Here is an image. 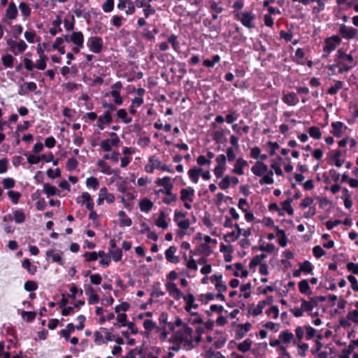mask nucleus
Segmentation results:
<instances>
[{
    "label": "nucleus",
    "instance_id": "nucleus-1",
    "mask_svg": "<svg viewBox=\"0 0 358 358\" xmlns=\"http://www.w3.org/2000/svg\"><path fill=\"white\" fill-rule=\"evenodd\" d=\"M192 332V329L188 325H183V328L173 333L171 340L175 343H180V345H182V348L186 350H189L194 348L195 345L201 340V336H200L194 338Z\"/></svg>",
    "mask_w": 358,
    "mask_h": 358
},
{
    "label": "nucleus",
    "instance_id": "nucleus-2",
    "mask_svg": "<svg viewBox=\"0 0 358 358\" xmlns=\"http://www.w3.org/2000/svg\"><path fill=\"white\" fill-rule=\"evenodd\" d=\"M353 57L350 54L345 53L342 49H339L337 51L336 58L335 62L336 64H333L329 66L330 70H334L339 65H343L342 67H339L338 72H348L353 67Z\"/></svg>",
    "mask_w": 358,
    "mask_h": 358
},
{
    "label": "nucleus",
    "instance_id": "nucleus-3",
    "mask_svg": "<svg viewBox=\"0 0 358 358\" xmlns=\"http://www.w3.org/2000/svg\"><path fill=\"white\" fill-rule=\"evenodd\" d=\"M173 220L180 229L178 231V235L182 237L185 234L184 231L188 229L190 226V221L187 217V213L176 210Z\"/></svg>",
    "mask_w": 358,
    "mask_h": 358
},
{
    "label": "nucleus",
    "instance_id": "nucleus-4",
    "mask_svg": "<svg viewBox=\"0 0 358 358\" xmlns=\"http://www.w3.org/2000/svg\"><path fill=\"white\" fill-rule=\"evenodd\" d=\"M155 169L173 173V170L160 162L157 157L152 155L149 158L148 163L145 166V170L148 173H152Z\"/></svg>",
    "mask_w": 358,
    "mask_h": 358
},
{
    "label": "nucleus",
    "instance_id": "nucleus-5",
    "mask_svg": "<svg viewBox=\"0 0 358 358\" xmlns=\"http://www.w3.org/2000/svg\"><path fill=\"white\" fill-rule=\"evenodd\" d=\"M252 173L258 176H263L260 179L261 184H268V174H266L267 166L262 162H257L256 164L251 169Z\"/></svg>",
    "mask_w": 358,
    "mask_h": 358
},
{
    "label": "nucleus",
    "instance_id": "nucleus-6",
    "mask_svg": "<svg viewBox=\"0 0 358 358\" xmlns=\"http://www.w3.org/2000/svg\"><path fill=\"white\" fill-rule=\"evenodd\" d=\"M110 136V138L102 141L100 145L105 152L110 151L113 147H118L120 143V138L116 133L112 132Z\"/></svg>",
    "mask_w": 358,
    "mask_h": 358
},
{
    "label": "nucleus",
    "instance_id": "nucleus-7",
    "mask_svg": "<svg viewBox=\"0 0 358 358\" xmlns=\"http://www.w3.org/2000/svg\"><path fill=\"white\" fill-rule=\"evenodd\" d=\"M259 250L262 252L260 255H257L253 257L250 263V268H255L257 265L262 263H266L265 259L267 257L268 252V245H260Z\"/></svg>",
    "mask_w": 358,
    "mask_h": 358
},
{
    "label": "nucleus",
    "instance_id": "nucleus-8",
    "mask_svg": "<svg viewBox=\"0 0 358 358\" xmlns=\"http://www.w3.org/2000/svg\"><path fill=\"white\" fill-rule=\"evenodd\" d=\"M87 46L94 53H99L103 48V40L99 36H92L87 41Z\"/></svg>",
    "mask_w": 358,
    "mask_h": 358
},
{
    "label": "nucleus",
    "instance_id": "nucleus-9",
    "mask_svg": "<svg viewBox=\"0 0 358 358\" xmlns=\"http://www.w3.org/2000/svg\"><path fill=\"white\" fill-rule=\"evenodd\" d=\"M339 33L345 39H352L357 37L358 30L353 27H348L345 24H341L339 26Z\"/></svg>",
    "mask_w": 358,
    "mask_h": 358
},
{
    "label": "nucleus",
    "instance_id": "nucleus-10",
    "mask_svg": "<svg viewBox=\"0 0 358 358\" xmlns=\"http://www.w3.org/2000/svg\"><path fill=\"white\" fill-rule=\"evenodd\" d=\"M165 287L169 295L176 300H179L183 297L182 292L178 288L176 283L171 281H167L165 283Z\"/></svg>",
    "mask_w": 358,
    "mask_h": 358
},
{
    "label": "nucleus",
    "instance_id": "nucleus-11",
    "mask_svg": "<svg viewBox=\"0 0 358 358\" xmlns=\"http://www.w3.org/2000/svg\"><path fill=\"white\" fill-rule=\"evenodd\" d=\"M235 16L246 27H248V28L253 27L252 20L254 19V16L251 13H250V12H244V13L236 12Z\"/></svg>",
    "mask_w": 358,
    "mask_h": 358
},
{
    "label": "nucleus",
    "instance_id": "nucleus-12",
    "mask_svg": "<svg viewBox=\"0 0 358 358\" xmlns=\"http://www.w3.org/2000/svg\"><path fill=\"white\" fill-rule=\"evenodd\" d=\"M210 282L214 284L215 289L218 292H224L227 290V287L224 282L222 280V275L221 274H215L210 277Z\"/></svg>",
    "mask_w": 358,
    "mask_h": 358
},
{
    "label": "nucleus",
    "instance_id": "nucleus-13",
    "mask_svg": "<svg viewBox=\"0 0 358 358\" xmlns=\"http://www.w3.org/2000/svg\"><path fill=\"white\" fill-rule=\"evenodd\" d=\"M177 251V248L175 246H170L165 251V257L166 259L172 264H178L180 262V257L176 255Z\"/></svg>",
    "mask_w": 358,
    "mask_h": 358
},
{
    "label": "nucleus",
    "instance_id": "nucleus-14",
    "mask_svg": "<svg viewBox=\"0 0 358 358\" xmlns=\"http://www.w3.org/2000/svg\"><path fill=\"white\" fill-rule=\"evenodd\" d=\"M77 201L82 205H85L88 210L94 208V202L90 194L87 192H83L80 197L77 199Z\"/></svg>",
    "mask_w": 358,
    "mask_h": 358
},
{
    "label": "nucleus",
    "instance_id": "nucleus-15",
    "mask_svg": "<svg viewBox=\"0 0 358 358\" xmlns=\"http://www.w3.org/2000/svg\"><path fill=\"white\" fill-rule=\"evenodd\" d=\"M235 228V230H233L232 231L229 232L224 236V238L226 242H234L236 241L241 235L242 229L239 227V225L236 224Z\"/></svg>",
    "mask_w": 358,
    "mask_h": 358
},
{
    "label": "nucleus",
    "instance_id": "nucleus-16",
    "mask_svg": "<svg viewBox=\"0 0 358 358\" xmlns=\"http://www.w3.org/2000/svg\"><path fill=\"white\" fill-rule=\"evenodd\" d=\"M194 196V190L192 187L183 188L180 191V199L183 202H192Z\"/></svg>",
    "mask_w": 358,
    "mask_h": 358
},
{
    "label": "nucleus",
    "instance_id": "nucleus-17",
    "mask_svg": "<svg viewBox=\"0 0 358 358\" xmlns=\"http://www.w3.org/2000/svg\"><path fill=\"white\" fill-rule=\"evenodd\" d=\"M46 256L48 259H51L52 262L58 263L60 265H63L64 263V259L62 257V252L55 250H50L46 252Z\"/></svg>",
    "mask_w": 358,
    "mask_h": 358
},
{
    "label": "nucleus",
    "instance_id": "nucleus-18",
    "mask_svg": "<svg viewBox=\"0 0 358 358\" xmlns=\"http://www.w3.org/2000/svg\"><path fill=\"white\" fill-rule=\"evenodd\" d=\"M183 300L185 301L186 305L185 309L187 312L191 313L192 308H196L198 305L194 303L195 298L192 294H188L187 295H183L182 297Z\"/></svg>",
    "mask_w": 358,
    "mask_h": 358
},
{
    "label": "nucleus",
    "instance_id": "nucleus-19",
    "mask_svg": "<svg viewBox=\"0 0 358 358\" xmlns=\"http://www.w3.org/2000/svg\"><path fill=\"white\" fill-rule=\"evenodd\" d=\"M247 166L248 162L245 159L238 158L234 164L232 172L234 173L242 176L244 174L243 168Z\"/></svg>",
    "mask_w": 358,
    "mask_h": 358
},
{
    "label": "nucleus",
    "instance_id": "nucleus-20",
    "mask_svg": "<svg viewBox=\"0 0 358 358\" xmlns=\"http://www.w3.org/2000/svg\"><path fill=\"white\" fill-rule=\"evenodd\" d=\"M70 41L78 47H83L84 36L81 31H74L70 36Z\"/></svg>",
    "mask_w": 358,
    "mask_h": 358
},
{
    "label": "nucleus",
    "instance_id": "nucleus-21",
    "mask_svg": "<svg viewBox=\"0 0 358 358\" xmlns=\"http://www.w3.org/2000/svg\"><path fill=\"white\" fill-rule=\"evenodd\" d=\"M99 196H102L103 199L106 200L108 203H112L115 201V196L111 193H108L106 187H102L100 189L99 192Z\"/></svg>",
    "mask_w": 358,
    "mask_h": 358
},
{
    "label": "nucleus",
    "instance_id": "nucleus-22",
    "mask_svg": "<svg viewBox=\"0 0 358 358\" xmlns=\"http://www.w3.org/2000/svg\"><path fill=\"white\" fill-rule=\"evenodd\" d=\"M6 17L10 20H14L16 18L17 15V9L15 4L13 2H10L8 4V8L6 11Z\"/></svg>",
    "mask_w": 358,
    "mask_h": 358
},
{
    "label": "nucleus",
    "instance_id": "nucleus-23",
    "mask_svg": "<svg viewBox=\"0 0 358 358\" xmlns=\"http://www.w3.org/2000/svg\"><path fill=\"white\" fill-rule=\"evenodd\" d=\"M43 192L47 194L48 196L57 195L59 193V189L49 183H45L43 185Z\"/></svg>",
    "mask_w": 358,
    "mask_h": 358
},
{
    "label": "nucleus",
    "instance_id": "nucleus-24",
    "mask_svg": "<svg viewBox=\"0 0 358 358\" xmlns=\"http://www.w3.org/2000/svg\"><path fill=\"white\" fill-rule=\"evenodd\" d=\"M118 216L120 217V223L122 227H129L131 225V220L128 217L123 210H120L118 212Z\"/></svg>",
    "mask_w": 358,
    "mask_h": 358
},
{
    "label": "nucleus",
    "instance_id": "nucleus-25",
    "mask_svg": "<svg viewBox=\"0 0 358 358\" xmlns=\"http://www.w3.org/2000/svg\"><path fill=\"white\" fill-rule=\"evenodd\" d=\"M153 207V203L148 199H145L140 201L139 203V208L140 210L143 212H149Z\"/></svg>",
    "mask_w": 358,
    "mask_h": 358
},
{
    "label": "nucleus",
    "instance_id": "nucleus-26",
    "mask_svg": "<svg viewBox=\"0 0 358 358\" xmlns=\"http://www.w3.org/2000/svg\"><path fill=\"white\" fill-rule=\"evenodd\" d=\"M86 294L89 296L88 298V303L90 304H94L98 302L99 301V296L98 295L94 292V289L92 287H89L86 290Z\"/></svg>",
    "mask_w": 358,
    "mask_h": 358
},
{
    "label": "nucleus",
    "instance_id": "nucleus-27",
    "mask_svg": "<svg viewBox=\"0 0 358 358\" xmlns=\"http://www.w3.org/2000/svg\"><path fill=\"white\" fill-rule=\"evenodd\" d=\"M220 57L218 55H215L213 56L212 59H204L203 62V65L207 68H213L215 64L220 62Z\"/></svg>",
    "mask_w": 358,
    "mask_h": 358
},
{
    "label": "nucleus",
    "instance_id": "nucleus-28",
    "mask_svg": "<svg viewBox=\"0 0 358 358\" xmlns=\"http://www.w3.org/2000/svg\"><path fill=\"white\" fill-rule=\"evenodd\" d=\"M22 266L32 275L34 274L37 271V267L34 265H32L28 259L23 260Z\"/></svg>",
    "mask_w": 358,
    "mask_h": 358
},
{
    "label": "nucleus",
    "instance_id": "nucleus-29",
    "mask_svg": "<svg viewBox=\"0 0 358 358\" xmlns=\"http://www.w3.org/2000/svg\"><path fill=\"white\" fill-rule=\"evenodd\" d=\"M166 216L164 212H161L159 214V217L157 218L156 221V225L158 227L162 228V229H166L168 227V223L166 220Z\"/></svg>",
    "mask_w": 358,
    "mask_h": 358
},
{
    "label": "nucleus",
    "instance_id": "nucleus-30",
    "mask_svg": "<svg viewBox=\"0 0 358 358\" xmlns=\"http://www.w3.org/2000/svg\"><path fill=\"white\" fill-rule=\"evenodd\" d=\"M171 177L165 176L163 178L157 179L155 183L157 186L164 187V188H166L169 186L173 185V183L171 182Z\"/></svg>",
    "mask_w": 358,
    "mask_h": 358
},
{
    "label": "nucleus",
    "instance_id": "nucleus-31",
    "mask_svg": "<svg viewBox=\"0 0 358 358\" xmlns=\"http://www.w3.org/2000/svg\"><path fill=\"white\" fill-rule=\"evenodd\" d=\"M279 339L285 343H288L291 341L294 340V335L288 331H284L280 334Z\"/></svg>",
    "mask_w": 358,
    "mask_h": 358
},
{
    "label": "nucleus",
    "instance_id": "nucleus-32",
    "mask_svg": "<svg viewBox=\"0 0 358 358\" xmlns=\"http://www.w3.org/2000/svg\"><path fill=\"white\" fill-rule=\"evenodd\" d=\"M250 289L251 284L249 282L241 285L240 287L241 294H239V297L243 296V298L248 299L250 296Z\"/></svg>",
    "mask_w": 358,
    "mask_h": 358
},
{
    "label": "nucleus",
    "instance_id": "nucleus-33",
    "mask_svg": "<svg viewBox=\"0 0 358 358\" xmlns=\"http://www.w3.org/2000/svg\"><path fill=\"white\" fill-rule=\"evenodd\" d=\"M268 303V298H266V299L264 300H262L261 301L259 302V303L257 304V307H255L252 311V315H257L260 313H262V310L264 308V307L266 306V305Z\"/></svg>",
    "mask_w": 358,
    "mask_h": 358
},
{
    "label": "nucleus",
    "instance_id": "nucleus-34",
    "mask_svg": "<svg viewBox=\"0 0 358 358\" xmlns=\"http://www.w3.org/2000/svg\"><path fill=\"white\" fill-rule=\"evenodd\" d=\"M299 291L303 294H311L310 288L307 280H303L299 283Z\"/></svg>",
    "mask_w": 358,
    "mask_h": 358
},
{
    "label": "nucleus",
    "instance_id": "nucleus-35",
    "mask_svg": "<svg viewBox=\"0 0 358 358\" xmlns=\"http://www.w3.org/2000/svg\"><path fill=\"white\" fill-rule=\"evenodd\" d=\"M75 330V326L72 323H69L67 324L66 329H64L61 330L60 334L63 337H64L66 339L69 338L70 336V334L73 333Z\"/></svg>",
    "mask_w": 358,
    "mask_h": 358
},
{
    "label": "nucleus",
    "instance_id": "nucleus-36",
    "mask_svg": "<svg viewBox=\"0 0 358 358\" xmlns=\"http://www.w3.org/2000/svg\"><path fill=\"white\" fill-rule=\"evenodd\" d=\"M331 127L334 129L332 134L338 137L341 136L342 128L343 127V123L341 122H335L331 123Z\"/></svg>",
    "mask_w": 358,
    "mask_h": 358
},
{
    "label": "nucleus",
    "instance_id": "nucleus-37",
    "mask_svg": "<svg viewBox=\"0 0 358 358\" xmlns=\"http://www.w3.org/2000/svg\"><path fill=\"white\" fill-rule=\"evenodd\" d=\"M283 100L289 105H295L299 101L295 93L294 92L285 95Z\"/></svg>",
    "mask_w": 358,
    "mask_h": 358
},
{
    "label": "nucleus",
    "instance_id": "nucleus-38",
    "mask_svg": "<svg viewBox=\"0 0 358 358\" xmlns=\"http://www.w3.org/2000/svg\"><path fill=\"white\" fill-rule=\"evenodd\" d=\"M117 116L121 119L124 123L128 124L131 122V118L128 117L127 113L124 109H120L117 112Z\"/></svg>",
    "mask_w": 358,
    "mask_h": 358
},
{
    "label": "nucleus",
    "instance_id": "nucleus-39",
    "mask_svg": "<svg viewBox=\"0 0 358 358\" xmlns=\"http://www.w3.org/2000/svg\"><path fill=\"white\" fill-rule=\"evenodd\" d=\"M86 185L87 187L92 188L94 190H96L98 189L99 183L96 178L90 177L86 180Z\"/></svg>",
    "mask_w": 358,
    "mask_h": 358
},
{
    "label": "nucleus",
    "instance_id": "nucleus-40",
    "mask_svg": "<svg viewBox=\"0 0 358 358\" xmlns=\"http://www.w3.org/2000/svg\"><path fill=\"white\" fill-rule=\"evenodd\" d=\"M296 338L293 340V343H299L304 335V329L301 327H297L295 329Z\"/></svg>",
    "mask_w": 358,
    "mask_h": 358
},
{
    "label": "nucleus",
    "instance_id": "nucleus-41",
    "mask_svg": "<svg viewBox=\"0 0 358 358\" xmlns=\"http://www.w3.org/2000/svg\"><path fill=\"white\" fill-rule=\"evenodd\" d=\"M13 219L17 224H21L25 220V215L22 210H15L13 215Z\"/></svg>",
    "mask_w": 358,
    "mask_h": 358
},
{
    "label": "nucleus",
    "instance_id": "nucleus-42",
    "mask_svg": "<svg viewBox=\"0 0 358 358\" xmlns=\"http://www.w3.org/2000/svg\"><path fill=\"white\" fill-rule=\"evenodd\" d=\"M19 9L24 17H28L31 14V8L27 3L21 2L19 5Z\"/></svg>",
    "mask_w": 358,
    "mask_h": 358
},
{
    "label": "nucleus",
    "instance_id": "nucleus-43",
    "mask_svg": "<svg viewBox=\"0 0 358 358\" xmlns=\"http://www.w3.org/2000/svg\"><path fill=\"white\" fill-rule=\"evenodd\" d=\"M185 260L186 262V266L190 270L193 271H197L198 266H197V262L193 259L192 257H190L189 259L185 258Z\"/></svg>",
    "mask_w": 358,
    "mask_h": 358
},
{
    "label": "nucleus",
    "instance_id": "nucleus-44",
    "mask_svg": "<svg viewBox=\"0 0 358 358\" xmlns=\"http://www.w3.org/2000/svg\"><path fill=\"white\" fill-rule=\"evenodd\" d=\"M110 257L115 262L120 261L122 259V252L120 249L110 250Z\"/></svg>",
    "mask_w": 358,
    "mask_h": 358
},
{
    "label": "nucleus",
    "instance_id": "nucleus-45",
    "mask_svg": "<svg viewBox=\"0 0 358 358\" xmlns=\"http://www.w3.org/2000/svg\"><path fill=\"white\" fill-rule=\"evenodd\" d=\"M24 288L27 292H33L37 289L38 285L33 280H27L24 285Z\"/></svg>",
    "mask_w": 358,
    "mask_h": 358
},
{
    "label": "nucleus",
    "instance_id": "nucleus-46",
    "mask_svg": "<svg viewBox=\"0 0 358 358\" xmlns=\"http://www.w3.org/2000/svg\"><path fill=\"white\" fill-rule=\"evenodd\" d=\"M156 327H157L156 323L155 322H153L152 320L147 319V320H144V322H143V327L148 332H150Z\"/></svg>",
    "mask_w": 358,
    "mask_h": 358
},
{
    "label": "nucleus",
    "instance_id": "nucleus-47",
    "mask_svg": "<svg viewBox=\"0 0 358 358\" xmlns=\"http://www.w3.org/2000/svg\"><path fill=\"white\" fill-rule=\"evenodd\" d=\"M308 133L312 138L320 139L321 138V132L317 127H311L309 128Z\"/></svg>",
    "mask_w": 358,
    "mask_h": 358
},
{
    "label": "nucleus",
    "instance_id": "nucleus-48",
    "mask_svg": "<svg viewBox=\"0 0 358 358\" xmlns=\"http://www.w3.org/2000/svg\"><path fill=\"white\" fill-rule=\"evenodd\" d=\"M188 176H189L190 180L194 183H197L198 182L199 175L198 174V171L196 170V167L195 168H192V169L189 170Z\"/></svg>",
    "mask_w": 358,
    "mask_h": 358
},
{
    "label": "nucleus",
    "instance_id": "nucleus-49",
    "mask_svg": "<svg viewBox=\"0 0 358 358\" xmlns=\"http://www.w3.org/2000/svg\"><path fill=\"white\" fill-rule=\"evenodd\" d=\"M336 46L337 45H336L333 42L326 38L325 45L323 48V50L329 55L331 51L336 49Z\"/></svg>",
    "mask_w": 358,
    "mask_h": 358
},
{
    "label": "nucleus",
    "instance_id": "nucleus-50",
    "mask_svg": "<svg viewBox=\"0 0 358 358\" xmlns=\"http://www.w3.org/2000/svg\"><path fill=\"white\" fill-rule=\"evenodd\" d=\"M294 345L298 346L299 355L301 357H304L306 355V351L308 349V345L301 342L295 343Z\"/></svg>",
    "mask_w": 358,
    "mask_h": 358
},
{
    "label": "nucleus",
    "instance_id": "nucleus-51",
    "mask_svg": "<svg viewBox=\"0 0 358 358\" xmlns=\"http://www.w3.org/2000/svg\"><path fill=\"white\" fill-rule=\"evenodd\" d=\"M98 120L101 124H109L112 121V117L109 112H106L103 115L99 116Z\"/></svg>",
    "mask_w": 358,
    "mask_h": 358
},
{
    "label": "nucleus",
    "instance_id": "nucleus-52",
    "mask_svg": "<svg viewBox=\"0 0 358 358\" xmlns=\"http://www.w3.org/2000/svg\"><path fill=\"white\" fill-rule=\"evenodd\" d=\"M278 241V243L282 247H285L287 245V240L285 233L282 231H278L277 233Z\"/></svg>",
    "mask_w": 358,
    "mask_h": 358
},
{
    "label": "nucleus",
    "instance_id": "nucleus-53",
    "mask_svg": "<svg viewBox=\"0 0 358 358\" xmlns=\"http://www.w3.org/2000/svg\"><path fill=\"white\" fill-rule=\"evenodd\" d=\"M8 196L11 199L12 202L16 204L18 202L21 194L18 192L10 190L8 192Z\"/></svg>",
    "mask_w": 358,
    "mask_h": 358
},
{
    "label": "nucleus",
    "instance_id": "nucleus-54",
    "mask_svg": "<svg viewBox=\"0 0 358 358\" xmlns=\"http://www.w3.org/2000/svg\"><path fill=\"white\" fill-rule=\"evenodd\" d=\"M191 314V317L189 319V322L192 324H201L202 322L201 317L196 313H189Z\"/></svg>",
    "mask_w": 358,
    "mask_h": 358
},
{
    "label": "nucleus",
    "instance_id": "nucleus-55",
    "mask_svg": "<svg viewBox=\"0 0 358 358\" xmlns=\"http://www.w3.org/2000/svg\"><path fill=\"white\" fill-rule=\"evenodd\" d=\"M226 170V168L224 166H222V165H217L214 170H213V172H214V174L215 176L217 178H220L221 177H222L224 171Z\"/></svg>",
    "mask_w": 358,
    "mask_h": 358
},
{
    "label": "nucleus",
    "instance_id": "nucleus-56",
    "mask_svg": "<svg viewBox=\"0 0 358 358\" xmlns=\"http://www.w3.org/2000/svg\"><path fill=\"white\" fill-rule=\"evenodd\" d=\"M250 347L251 341L249 339H247L238 344V349L242 352H246L250 348Z\"/></svg>",
    "mask_w": 358,
    "mask_h": 358
},
{
    "label": "nucleus",
    "instance_id": "nucleus-57",
    "mask_svg": "<svg viewBox=\"0 0 358 358\" xmlns=\"http://www.w3.org/2000/svg\"><path fill=\"white\" fill-rule=\"evenodd\" d=\"M232 129L234 131H236V133H238L240 135H242L243 134L248 133L249 129H250L248 126H245L243 128H241L238 124H234L232 126Z\"/></svg>",
    "mask_w": 358,
    "mask_h": 358
},
{
    "label": "nucleus",
    "instance_id": "nucleus-58",
    "mask_svg": "<svg viewBox=\"0 0 358 358\" xmlns=\"http://www.w3.org/2000/svg\"><path fill=\"white\" fill-rule=\"evenodd\" d=\"M230 184L231 183H230V180H229V176H226L219 182V187L222 189H227L229 188Z\"/></svg>",
    "mask_w": 358,
    "mask_h": 358
},
{
    "label": "nucleus",
    "instance_id": "nucleus-59",
    "mask_svg": "<svg viewBox=\"0 0 358 358\" xmlns=\"http://www.w3.org/2000/svg\"><path fill=\"white\" fill-rule=\"evenodd\" d=\"M47 59V57H40V59L37 61L36 64H35V67L39 70H44L46 67Z\"/></svg>",
    "mask_w": 358,
    "mask_h": 358
},
{
    "label": "nucleus",
    "instance_id": "nucleus-60",
    "mask_svg": "<svg viewBox=\"0 0 358 358\" xmlns=\"http://www.w3.org/2000/svg\"><path fill=\"white\" fill-rule=\"evenodd\" d=\"M97 164L100 167L102 168V173L107 175H110L112 173L110 167L108 166L103 161L99 160Z\"/></svg>",
    "mask_w": 358,
    "mask_h": 358
},
{
    "label": "nucleus",
    "instance_id": "nucleus-61",
    "mask_svg": "<svg viewBox=\"0 0 358 358\" xmlns=\"http://www.w3.org/2000/svg\"><path fill=\"white\" fill-rule=\"evenodd\" d=\"M78 161L74 158H70L66 162V169L68 171L74 170L78 166Z\"/></svg>",
    "mask_w": 358,
    "mask_h": 358
},
{
    "label": "nucleus",
    "instance_id": "nucleus-62",
    "mask_svg": "<svg viewBox=\"0 0 358 358\" xmlns=\"http://www.w3.org/2000/svg\"><path fill=\"white\" fill-rule=\"evenodd\" d=\"M305 328V330H306V337L307 339H310L312 338L315 334V329L314 328H313L312 327H310V325H306L304 327Z\"/></svg>",
    "mask_w": 358,
    "mask_h": 358
},
{
    "label": "nucleus",
    "instance_id": "nucleus-63",
    "mask_svg": "<svg viewBox=\"0 0 358 358\" xmlns=\"http://www.w3.org/2000/svg\"><path fill=\"white\" fill-rule=\"evenodd\" d=\"M2 62L6 67H10L13 62V57L10 55H6L2 57Z\"/></svg>",
    "mask_w": 358,
    "mask_h": 358
},
{
    "label": "nucleus",
    "instance_id": "nucleus-64",
    "mask_svg": "<svg viewBox=\"0 0 358 358\" xmlns=\"http://www.w3.org/2000/svg\"><path fill=\"white\" fill-rule=\"evenodd\" d=\"M348 280L351 283L352 289L354 291H358V282L357 278L354 275H350L348 276Z\"/></svg>",
    "mask_w": 358,
    "mask_h": 358
}]
</instances>
